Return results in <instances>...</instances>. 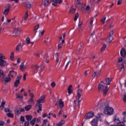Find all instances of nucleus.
Listing matches in <instances>:
<instances>
[{
  "label": "nucleus",
  "mask_w": 126,
  "mask_h": 126,
  "mask_svg": "<svg viewBox=\"0 0 126 126\" xmlns=\"http://www.w3.org/2000/svg\"><path fill=\"white\" fill-rule=\"evenodd\" d=\"M16 99H19L21 101H23V96L20 94H16Z\"/></svg>",
  "instance_id": "nucleus-17"
},
{
  "label": "nucleus",
  "mask_w": 126,
  "mask_h": 126,
  "mask_svg": "<svg viewBox=\"0 0 126 126\" xmlns=\"http://www.w3.org/2000/svg\"><path fill=\"white\" fill-rule=\"evenodd\" d=\"M28 103H29V104H32V103H34V100L33 99V98H30L28 100Z\"/></svg>",
  "instance_id": "nucleus-48"
},
{
  "label": "nucleus",
  "mask_w": 126,
  "mask_h": 126,
  "mask_svg": "<svg viewBox=\"0 0 126 126\" xmlns=\"http://www.w3.org/2000/svg\"><path fill=\"white\" fill-rule=\"evenodd\" d=\"M120 122V118L117 116V115L113 116L112 117L111 124H114L113 125H111V126H117V124H118V122Z\"/></svg>",
  "instance_id": "nucleus-4"
},
{
  "label": "nucleus",
  "mask_w": 126,
  "mask_h": 126,
  "mask_svg": "<svg viewBox=\"0 0 126 126\" xmlns=\"http://www.w3.org/2000/svg\"><path fill=\"white\" fill-rule=\"evenodd\" d=\"M7 116L9 117V118H13L14 117V115L11 113L7 114Z\"/></svg>",
  "instance_id": "nucleus-51"
},
{
  "label": "nucleus",
  "mask_w": 126,
  "mask_h": 126,
  "mask_svg": "<svg viewBox=\"0 0 126 126\" xmlns=\"http://www.w3.org/2000/svg\"><path fill=\"white\" fill-rule=\"evenodd\" d=\"M85 10H87L88 13H90V6L87 5L85 8Z\"/></svg>",
  "instance_id": "nucleus-42"
},
{
  "label": "nucleus",
  "mask_w": 126,
  "mask_h": 126,
  "mask_svg": "<svg viewBox=\"0 0 126 126\" xmlns=\"http://www.w3.org/2000/svg\"><path fill=\"white\" fill-rule=\"evenodd\" d=\"M31 108H32V105H28L25 107V110L26 111V112H28V111L30 110Z\"/></svg>",
  "instance_id": "nucleus-22"
},
{
  "label": "nucleus",
  "mask_w": 126,
  "mask_h": 126,
  "mask_svg": "<svg viewBox=\"0 0 126 126\" xmlns=\"http://www.w3.org/2000/svg\"><path fill=\"white\" fill-rule=\"evenodd\" d=\"M122 3V0H118L117 4L118 5H120Z\"/></svg>",
  "instance_id": "nucleus-64"
},
{
  "label": "nucleus",
  "mask_w": 126,
  "mask_h": 126,
  "mask_svg": "<svg viewBox=\"0 0 126 126\" xmlns=\"http://www.w3.org/2000/svg\"><path fill=\"white\" fill-rule=\"evenodd\" d=\"M67 59L69 60V61L67 63L66 66L65 67V69H66L67 67L68 66L69 63H70V57H68Z\"/></svg>",
  "instance_id": "nucleus-36"
},
{
  "label": "nucleus",
  "mask_w": 126,
  "mask_h": 126,
  "mask_svg": "<svg viewBox=\"0 0 126 126\" xmlns=\"http://www.w3.org/2000/svg\"><path fill=\"white\" fill-rule=\"evenodd\" d=\"M123 100H124V102H125V103H126V94L124 95L123 97Z\"/></svg>",
  "instance_id": "nucleus-60"
},
{
  "label": "nucleus",
  "mask_w": 126,
  "mask_h": 126,
  "mask_svg": "<svg viewBox=\"0 0 126 126\" xmlns=\"http://www.w3.org/2000/svg\"><path fill=\"white\" fill-rule=\"evenodd\" d=\"M3 71L2 70H0V78L1 79L2 78H3V75H4Z\"/></svg>",
  "instance_id": "nucleus-35"
},
{
  "label": "nucleus",
  "mask_w": 126,
  "mask_h": 126,
  "mask_svg": "<svg viewBox=\"0 0 126 126\" xmlns=\"http://www.w3.org/2000/svg\"><path fill=\"white\" fill-rule=\"evenodd\" d=\"M4 111L6 113H9V112L11 113V111L9 110V109L8 108H4Z\"/></svg>",
  "instance_id": "nucleus-54"
},
{
  "label": "nucleus",
  "mask_w": 126,
  "mask_h": 126,
  "mask_svg": "<svg viewBox=\"0 0 126 126\" xmlns=\"http://www.w3.org/2000/svg\"><path fill=\"white\" fill-rule=\"evenodd\" d=\"M59 106L60 108V109H63V99L62 98H60L59 100Z\"/></svg>",
  "instance_id": "nucleus-15"
},
{
  "label": "nucleus",
  "mask_w": 126,
  "mask_h": 126,
  "mask_svg": "<svg viewBox=\"0 0 126 126\" xmlns=\"http://www.w3.org/2000/svg\"><path fill=\"white\" fill-rule=\"evenodd\" d=\"M45 99H46V95H42L39 99L37 100L36 104L41 105V103H45Z\"/></svg>",
  "instance_id": "nucleus-6"
},
{
  "label": "nucleus",
  "mask_w": 126,
  "mask_h": 126,
  "mask_svg": "<svg viewBox=\"0 0 126 126\" xmlns=\"http://www.w3.org/2000/svg\"><path fill=\"white\" fill-rule=\"evenodd\" d=\"M91 125L92 126H97L98 125V119L97 118L93 119L91 121Z\"/></svg>",
  "instance_id": "nucleus-11"
},
{
  "label": "nucleus",
  "mask_w": 126,
  "mask_h": 126,
  "mask_svg": "<svg viewBox=\"0 0 126 126\" xmlns=\"http://www.w3.org/2000/svg\"><path fill=\"white\" fill-rule=\"evenodd\" d=\"M20 47H21V44H19L16 46V52H17V53H19V49H20Z\"/></svg>",
  "instance_id": "nucleus-33"
},
{
  "label": "nucleus",
  "mask_w": 126,
  "mask_h": 126,
  "mask_svg": "<svg viewBox=\"0 0 126 126\" xmlns=\"http://www.w3.org/2000/svg\"><path fill=\"white\" fill-rule=\"evenodd\" d=\"M20 120H21V122H25V119L24 118V117H23V116L21 117Z\"/></svg>",
  "instance_id": "nucleus-59"
},
{
  "label": "nucleus",
  "mask_w": 126,
  "mask_h": 126,
  "mask_svg": "<svg viewBox=\"0 0 126 126\" xmlns=\"http://www.w3.org/2000/svg\"><path fill=\"white\" fill-rule=\"evenodd\" d=\"M94 112H90L88 113H87L85 116V120H89V119H91V118H93L94 117Z\"/></svg>",
  "instance_id": "nucleus-8"
},
{
  "label": "nucleus",
  "mask_w": 126,
  "mask_h": 126,
  "mask_svg": "<svg viewBox=\"0 0 126 126\" xmlns=\"http://www.w3.org/2000/svg\"><path fill=\"white\" fill-rule=\"evenodd\" d=\"M47 123H48V120H43V123L41 126H47Z\"/></svg>",
  "instance_id": "nucleus-44"
},
{
  "label": "nucleus",
  "mask_w": 126,
  "mask_h": 126,
  "mask_svg": "<svg viewBox=\"0 0 126 126\" xmlns=\"http://www.w3.org/2000/svg\"><path fill=\"white\" fill-rule=\"evenodd\" d=\"M30 96L31 97V98L33 99L34 98V94L32 93H30Z\"/></svg>",
  "instance_id": "nucleus-57"
},
{
  "label": "nucleus",
  "mask_w": 126,
  "mask_h": 126,
  "mask_svg": "<svg viewBox=\"0 0 126 126\" xmlns=\"http://www.w3.org/2000/svg\"><path fill=\"white\" fill-rule=\"evenodd\" d=\"M21 77L22 76L20 75H19L17 77L16 80L14 83V87H15V88H17L19 84H20V80H21Z\"/></svg>",
  "instance_id": "nucleus-5"
},
{
  "label": "nucleus",
  "mask_w": 126,
  "mask_h": 126,
  "mask_svg": "<svg viewBox=\"0 0 126 126\" xmlns=\"http://www.w3.org/2000/svg\"><path fill=\"white\" fill-rule=\"evenodd\" d=\"M16 74H17L16 72L14 71V70H11L9 71L8 76L13 78V75H16Z\"/></svg>",
  "instance_id": "nucleus-14"
},
{
  "label": "nucleus",
  "mask_w": 126,
  "mask_h": 126,
  "mask_svg": "<svg viewBox=\"0 0 126 126\" xmlns=\"http://www.w3.org/2000/svg\"><path fill=\"white\" fill-rule=\"evenodd\" d=\"M21 32V30L19 28H15L13 31V33L17 36L20 32Z\"/></svg>",
  "instance_id": "nucleus-13"
},
{
  "label": "nucleus",
  "mask_w": 126,
  "mask_h": 126,
  "mask_svg": "<svg viewBox=\"0 0 126 126\" xmlns=\"http://www.w3.org/2000/svg\"><path fill=\"white\" fill-rule=\"evenodd\" d=\"M39 24H38L36 26H35L34 28V29H33L34 31H37V30L39 29Z\"/></svg>",
  "instance_id": "nucleus-52"
},
{
  "label": "nucleus",
  "mask_w": 126,
  "mask_h": 126,
  "mask_svg": "<svg viewBox=\"0 0 126 126\" xmlns=\"http://www.w3.org/2000/svg\"><path fill=\"white\" fill-rule=\"evenodd\" d=\"M14 111L16 115H20V110L19 109V108H18V107H16Z\"/></svg>",
  "instance_id": "nucleus-29"
},
{
  "label": "nucleus",
  "mask_w": 126,
  "mask_h": 126,
  "mask_svg": "<svg viewBox=\"0 0 126 126\" xmlns=\"http://www.w3.org/2000/svg\"><path fill=\"white\" fill-rule=\"evenodd\" d=\"M79 17V14H78V13H76L75 15V17L74 18V21H76L77 20V19Z\"/></svg>",
  "instance_id": "nucleus-39"
},
{
  "label": "nucleus",
  "mask_w": 126,
  "mask_h": 126,
  "mask_svg": "<svg viewBox=\"0 0 126 126\" xmlns=\"http://www.w3.org/2000/svg\"><path fill=\"white\" fill-rule=\"evenodd\" d=\"M50 85L51 86V87H52L53 88H54V87H56V83H55V82H52L51 84Z\"/></svg>",
  "instance_id": "nucleus-50"
},
{
  "label": "nucleus",
  "mask_w": 126,
  "mask_h": 126,
  "mask_svg": "<svg viewBox=\"0 0 126 126\" xmlns=\"http://www.w3.org/2000/svg\"><path fill=\"white\" fill-rule=\"evenodd\" d=\"M8 12H9V9H6L3 12V14L4 15H7V14H8Z\"/></svg>",
  "instance_id": "nucleus-37"
},
{
  "label": "nucleus",
  "mask_w": 126,
  "mask_h": 126,
  "mask_svg": "<svg viewBox=\"0 0 126 126\" xmlns=\"http://www.w3.org/2000/svg\"><path fill=\"white\" fill-rule=\"evenodd\" d=\"M71 88H72V85H70L67 89L68 94H69V95H70V94L72 93V90Z\"/></svg>",
  "instance_id": "nucleus-20"
},
{
  "label": "nucleus",
  "mask_w": 126,
  "mask_h": 126,
  "mask_svg": "<svg viewBox=\"0 0 126 126\" xmlns=\"http://www.w3.org/2000/svg\"><path fill=\"white\" fill-rule=\"evenodd\" d=\"M106 21V17L102 18L100 19L101 22H102V24H105V21Z\"/></svg>",
  "instance_id": "nucleus-49"
},
{
  "label": "nucleus",
  "mask_w": 126,
  "mask_h": 126,
  "mask_svg": "<svg viewBox=\"0 0 126 126\" xmlns=\"http://www.w3.org/2000/svg\"><path fill=\"white\" fill-rule=\"evenodd\" d=\"M106 48H107V45H106V44H104L101 47L100 53H101L102 54V53H104V52H105V50H106Z\"/></svg>",
  "instance_id": "nucleus-25"
},
{
  "label": "nucleus",
  "mask_w": 126,
  "mask_h": 126,
  "mask_svg": "<svg viewBox=\"0 0 126 126\" xmlns=\"http://www.w3.org/2000/svg\"><path fill=\"white\" fill-rule=\"evenodd\" d=\"M75 8H71L70 11H69V12H70V13H73V11H75Z\"/></svg>",
  "instance_id": "nucleus-56"
},
{
  "label": "nucleus",
  "mask_w": 126,
  "mask_h": 126,
  "mask_svg": "<svg viewBox=\"0 0 126 126\" xmlns=\"http://www.w3.org/2000/svg\"><path fill=\"white\" fill-rule=\"evenodd\" d=\"M26 75H27V74H24V76H23V80L25 81L26 80Z\"/></svg>",
  "instance_id": "nucleus-63"
},
{
  "label": "nucleus",
  "mask_w": 126,
  "mask_h": 126,
  "mask_svg": "<svg viewBox=\"0 0 126 126\" xmlns=\"http://www.w3.org/2000/svg\"><path fill=\"white\" fill-rule=\"evenodd\" d=\"M52 2V5L56 6L57 4H61L63 3V0H50Z\"/></svg>",
  "instance_id": "nucleus-7"
},
{
  "label": "nucleus",
  "mask_w": 126,
  "mask_h": 126,
  "mask_svg": "<svg viewBox=\"0 0 126 126\" xmlns=\"http://www.w3.org/2000/svg\"><path fill=\"white\" fill-rule=\"evenodd\" d=\"M25 4H26V8L28 9H30V8H31L32 5L30 2L27 1L25 2Z\"/></svg>",
  "instance_id": "nucleus-19"
},
{
  "label": "nucleus",
  "mask_w": 126,
  "mask_h": 126,
  "mask_svg": "<svg viewBox=\"0 0 126 126\" xmlns=\"http://www.w3.org/2000/svg\"><path fill=\"white\" fill-rule=\"evenodd\" d=\"M93 75L94 78L99 77L101 75V70H97L96 71H94L93 72Z\"/></svg>",
  "instance_id": "nucleus-9"
},
{
  "label": "nucleus",
  "mask_w": 126,
  "mask_h": 126,
  "mask_svg": "<svg viewBox=\"0 0 126 126\" xmlns=\"http://www.w3.org/2000/svg\"><path fill=\"white\" fill-rule=\"evenodd\" d=\"M35 107H38V110L42 111V104H35Z\"/></svg>",
  "instance_id": "nucleus-40"
},
{
  "label": "nucleus",
  "mask_w": 126,
  "mask_h": 126,
  "mask_svg": "<svg viewBox=\"0 0 126 126\" xmlns=\"http://www.w3.org/2000/svg\"><path fill=\"white\" fill-rule=\"evenodd\" d=\"M64 43V40H63L62 41V42L59 43L58 45V50H62V48H63V45Z\"/></svg>",
  "instance_id": "nucleus-16"
},
{
  "label": "nucleus",
  "mask_w": 126,
  "mask_h": 126,
  "mask_svg": "<svg viewBox=\"0 0 126 126\" xmlns=\"http://www.w3.org/2000/svg\"><path fill=\"white\" fill-rule=\"evenodd\" d=\"M126 65V63H123L121 65V68L120 69V71H121L122 72H124L125 71V66Z\"/></svg>",
  "instance_id": "nucleus-24"
},
{
  "label": "nucleus",
  "mask_w": 126,
  "mask_h": 126,
  "mask_svg": "<svg viewBox=\"0 0 126 126\" xmlns=\"http://www.w3.org/2000/svg\"><path fill=\"white\" fill-rule=\"evenodd\" d=\"M5 103H6L5 100L2 101L1 105L0 106L1 109L3 110V109H4V105H5Z\"/></svg>",
  "instance_id": "nucleus-26"
},
{
  "label": "nucleus",
  "mask_w": 126,
  "mask_h": 126,
  "mask_svg": "<svg viewBox=\"0 0 126 126\" xmlns=\"http://www.w3.org/2000/svg\"><path fill=\"white\" fill-rule=\"evenodd\" d=\"M26 43L27 45H29V44H31L32 45H34V42L30 41V38L28 37L26 39Z\"/></svg>",
  "instance_id": "nucleus-18"
},
{
  "label": "nucleus",
  "mask_w": 126,
  "mask_h": 126,
  "mask_svg": "<svg viewBox=\"0 0 126 126\" xmlns=\"http://www.w3.org/2000/svg\"><path fill=\"white\" fill-rule=\"evenodd\" d=\"M83 24V22L79 20V24L78 25V27H81V25Z\"/></svg>",
  "instance_id": "nucleus-53"
},
{
  "label": "nucleus",
  "mask_w": 126,
  "mask_h": 126,
  "mask_svg": "<svg viewBox=\"0 0 126 126\" xmlns=\"http://www.w3.org/2000/svg\"><path fill=\"white\" fill-rule=\"evenodd\" d=\"M120 55L122 58H126V51L125 48H122L120 51Z\"/></svg>",
  "instance_id": "nucleus-10"
},
{
  "label": "nucleus",
  "mask_w": 126,
  "mask_h": 126,
  "mask_svg": "<svg viewBox=\"0 0 126 126\" xmlns=\"http://www.w3.org/2000/svg\"><path fill=\"white\" fill-rule=\"evenodd\" d=\"M20 62H21V59L20 58H18L17 60V63H20Z\"/></svg>",
  "instance_id": "nucleus-62"
},
{
  "label": "nucleus",
  "mask_w": 126,
  "mask_h": 126,
  "mask_svg": "<svg viewBox=\"0 0 126 126\" xmlns=\"http://www.w3.org/2000/svg\"><path fill=\"white\" fill-rule=\"evenodd\" d=\"M105 85H110L111 84V78H107L105 79Z\"/></svg>",
  "instance_id": "nucleus-21"
},
{
  "label": "nucleus",
  "mask_w": 126,
  "mask_h": 126,
  "mask_svg": "<svg viewBox=\"0 0 126 126\" xmlns=\"http://www.w3.org/2000/svg\"><path fill=\"white\" fill-rule=\"evenodd\" d=\"M97 89L99 92H102L103 93L104 96L107 95V93H108V91H109V88L108 86L105 85L104 82H100L98 84Z\"/></svg>",
  "instance_id": "nucleus-1"
},
{
  "label": "nucleus",
  "mask_w": 126,
  "mask_h": 126,
  "mask_svg": "<svg viewBox=\"0 0 126 126\" xmlns=\"http://www.w3.org/2000/svg\"><path fill=\"white\" fill-rule=\"evenodd\" d=\"M29 125H30V123H29V121L26 122L25 123V124H24V126H29Z\"/></svg>",
  "instance_id": "nucleus-58"
},
{
  "label": "nucleus",
  "mask_w": 126,
  "mask_h": 126,
  "mask_svg": "<svg viewBox=\"0 0 126 126\" xmlns=\"http://www.w3.org/2000/svg\"><path fill=\"white\" fill-rule=\"evenodd\" d=\"M11 77L8 76V77H6L4 79V82H9L11 79Z\"/></svg>",
  "instance_id": "nucleus-30"
},
{
  "label": "nucleus",
  "mask_w": 126,
  "mask_h": 126,
  "mask_svg": "<svg viewBox=\"0 0 126 126\" xmlns=\"http://www.w3.org/2000/svg\"><path fill=\"white\" fill-rule=\"evenodd\" d=\"M63 113V110H60L58 114V116L61 117L62 116V113Z\"/></svg>",
  "instance_id": "nucleus-61"
},
{
  "label": "nucleus",
  "mask_w": 126,
  "mask_h": 126,
  "mask_svg": "<svg viewBox=\"0 0 126 126\" xmlns=\"http://www.w3.org/2000/svg\"><path fill=\"white\" fill-rule=\"evenodd\" d=\"M39 32L41 36H43L44 35V33H45V30L39 31Z\"/></svg>",
  "instance_id": "nucleus-55"
},
{
  "label": "nucleus",
  "mask_w": 126,
  "mask_h": 126,
  "mask_svg": "<svg viewBox=\"0 0 126 126\" xmlns=\"http://www.w3.org/2000/svg\"><path fill=\"white\" fill-rule=\"evenodd\" d=\"M36 120V118H34L32 121L30 122V124L32 126H34V125H35Z\"/></svg>",
  "instance_id": "nucleus-34"
},
{
  "label": "nucleus",
  "mask_w": 126,
  "mask_h": 126,
  "mask_svg": "<svg viewBox=\"0 0 126 126\" xmlns=\"http://www.w3.org/2000/svg\"><path fill=\"white\" fill-rule=\"evenodd\" d=\"M64 120H62L58 125V126H62L64 124Z\"/></svg>",
  "instance_id": "nucleus-43"
},
{
  "label": "nucleus",
  "mask_w": 126,
  "mask_h": 126,
  "mask_svg": "<svg viewBox=\"0 0 126 126\" xmlns=\"http://www.w3.org/2000/svg\"><path fill=\"white\" fill-rule=\"evenodd\" d=\"M125 123L124 122H120L119 123H117V125L116 126H125Z\"/></svg>",
  "instance_id": "nucleus-45"
},
{
  "label": "nucleus",
  "mask_w": 126,
  "mask_h": 126,
  "mask_svg": "<svg viewBox=\"0 0 126 126\" xmlns=\"http://www.w3.org/2000/svg\"><path fill=\"white\" fill-rule=\"evenodd\" d=\"M113 115H115V111L114 108L111 107V116H113Z\"/></svg>",
  "instance_id": "nucleus-47"
},
{
  "label": "nucleus",
  "mask_w": 126,
  "mask_h": 126,
  "mask_svg": "<svg viewBox=\"0 0 126 126\" xmlns=\"http://www.w3.org/2000/svg\"><path fill=\"white\" fill-rule=\"evenodd\" d=\"M104 118V114L103 113H99L96 116V119H99L100 120H101V119H103Z\"/></svg>",
  "instance_id": "nucleus-23"
},
{
  "label": "nucleus",
  "mask_w": 126,
  "mask_h": 126,
  "mask_svg": "<svg viewBox=\"0 0 126 126\" xmlns=\"http://www.w3.org/2000/svg\"><path fill=\"white\" fill-rule=\"evenodd\" d=\"M20 69H21V70H23L24 69L26 68V66L24 65V63H21L20 66Z\"/></svg>",
  "instance_id": "nucleus-32"
},
{
  "label": "nucleus",
  "mask_w": 126,
  "mask_h": 126,
  "mask_svg": "<svg viewBox=\"0 0 126 126\" xmlns=\"http://www.w3.org/2000/svg\"><path fill=\"white\" fill-rule=\"evenodd\" d=\"M40 68V66H38V65H32V68L33 69H36V71H38V69Z\"/></svg>",
  "instance_id": "nucleus-27"
},
{
  "label": "nucleus",
  "mask_w": 126,
  "mask_h": 126,
  "mask_svg": "<svg viewBox=\"0 0 126 126\" xmlns=\"http://www.w3.org/2000/svg\"><path fill=\"white\" fill-rule=\"evenodd\" d=\"M43 1L44 6H48L49 5V2H50L49 0H44Z\"/></svg>",
  "instance_id": "nucleus-31"
},
{
  "label": "nucleus",
  "mask_w": 126,
  "mask_h": 126,
  "mask_svg": "<svg viewBox=\"0 0 126 126\" xmlns=\"http://www.w3.org/2000/svg\"><path fill=\"white\" fill-rule=\"evenodd\" d=\"M27 18H28V11H27V12L25 14L23 17V19L24 20H27Z\"/></svg>",
  "instance_id": "nucleus-38"
},
{
  "label": "nucleus",
  "mask_w": 126,
  "mask_h": 126,
  "mask_svg": "<svg viewBox=\"0 0 126 126\" xmlns=\"http://www.w3.org/2000/svg\"><path fill=\"white\" fill-rule=\"evenodd\" d=\"M10 59H11V61H13V59H14V52H12L11 53Z\"/></svg>",
  "instance_id": "nucleus-46"
},
{
  "label": "nucleus",
  "mask_w": 126,
  "mask_h": 126,
  "mask_svg": "<svg viewBox=\"0 0 126 126\" xmlns=\"http://www.w3.org/2000/svg\"><path fill=\"white\" fill-rule=\"evenodd\" d=\"M3 60L4 59L0 60V66H5V65H7V64H8L6 61Z\"/></svg>",
  "instance_id": "nucleus-12"
},
{
  "label": "nucleus",
  "mask_w": 126,
  "mask_h": 126,
  "mask_svg": "<svg viewBox=\"0 0 126 126\" xmlns=\"http://www.w3.org/2000/svg\"><path fill=\"white\" fill-rule=\"evenodd\" d=\"M0 60H5V57L2 53H0Z\"/></svg>",
  "instance_id": "nucleus-41"
},
{
  "label": "nucleus",
  "mask_w": 126,
  "mask_h": 126,
  "mask_svg": "<svg viewBox=\"0 0 126 126\" xmlns=\"http://www.w3.org/2000/svg\"><path fill=\"white\" fill-rule=\"evenodd\" d=\"M100 111L103 110V113L104 115H107V116H110L111 115V107L109 104H107L105 105V103H103L100 105L99 108Z\"/></svg>",
  "instance_id": "nucleus-2"
},
{
  "label": "nucleus",
  "mask_w": 126,
  "mask_h": 126,
  "mask_svg": "<svg viewBox=\"0 0 126 126\" xmlns=\"http://www.w3.org/2000/svg\"><path fill=\"white\" fill-rule=\"evenodd\" d=\"M26 119L28 122H29V121H31V120H32V116L30 115H27L26 116Z\"/></svg>",
  "instance_id": "nucleus-28"
},
{
  "label": "nucleus",
  "mask_w": 126,
  "mask_h": 126,
  "mask_svg": "<svg viewBox=\"0 0 126 126\" xmlns=\"http://www.w3.org/2000/svg\"><path fill=\"white\" fill-rule=\"evenodd\" d=\"M81 93H82V89H78L77 90V94L75 96L76 100H74V107H76V106H78L79 105V103L81 102L82 100V98H81Z\"/></svg>",
  "instance_id": "nucleus-3"
}]
</instances>
